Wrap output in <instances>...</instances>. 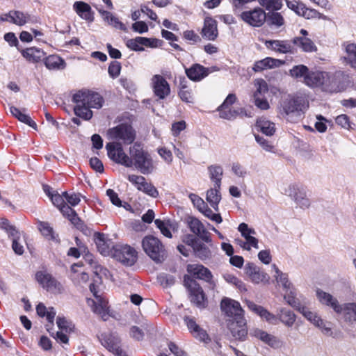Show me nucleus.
Returning <instances> with one entry per match:
<instances>
[{"instance_id": "nucleus-1", "label": "nucleus", "mask_w": 356, "mask_h": 356, "mask_svg": "<svg viewBox=\"0 0 356 356\" xmlns=\"http://www.w3.org/2000/svg\"><path fill=\"white\" fill-rule=\"evenodd\" d=\"M187 227L195 234H186L182 236V241L191 246L197 257L201 260L209 259L211 257V252L208 246L202 243L197 238L198 236L202 241L209 243L211 242V234L204 224H186Z\"/></svg>"}, {"instance_id": "nucleus-2", "label": "nucleus", "mask_w": 356, "mask_h": 356, "mask_svg": "<svg viewBox=\"0 0 356 356\" xmlns=\"http://www.w3.org/2000/svg\"><path fill=\"white\" fill-rule=\"evenodd\" d=\"M73 102L76 104L74 111L76 116L86 120L92 116L90 108H100L103 105V98L97 92L79 91L73 96Z\"/></svg>"}, {"instance_id": "nucleus-3", "label": "nucleus", "mask_w": 356, "mask_h": 356, "mask_svg": "<svg viewBox=\"0 0 356 356\" xmlns=\"http://www.w3.org/2000/svg\"><path fill=\"white\" fill-rule=\"evenodd\" d=\"M130 165L143 175H149L155 169V165L150 154L138 143L129 148Z\"/></svg>"}, {"instance_id": "nucleus-4", "label": "nucleus", "mask_w": 356, "mask_h": 356, "mask_svg": "<svg viewBox=\"0 0 356 356\" xmlns=\"http://www.w3.org/2000/svg\"><path fill=\"white\" fill-rule=\"evenodd\" d=\"M280 191L294 202L296 207L302 210L310 208L312 201L305 188L295 184H283L280 186Z\"/></svg>"}, {"instance_id": "nucleus-5", "label": "nucleus", "mask_w": 356, "mask_h": 356, "mask_svg": "<svg viewBox=\"0 0 356 356\" xmlns=\"http://www.w3.org/2000/svg\"><path fill=\"white\" fill-rule=\"evenodd\" d=\"M334 79L332 75L325 71L310 70L305 77L304 83L309 88H319L323 91L332 92Z\"/></svg>"}, {"instance_id": "nucleus-6", "label": "nucleus", "mask_w": 356, "mask_h": 356, "mask_svg": "<svg viewBox=\"0 0 356 356\" xmlns=\"http://www.w3.org/2000/svg\"><path fill=\"white\" fill-rule=\"evenodd\" d=\"M142 247L147 255L157 264L162 263L167 257L164 245L159 238L152 235L143 238Z\"/></svg>"}, {"instance_id": "nucleus-7", "label": "nucleus", "mask_w": 356, "mask_h": 356, "mask_svg": "<svg viewBox=\"0 0 356 356\" xmlns=\"http://www.w3.org/2000/svg\"><path fill=\"white\" fill-rule=\"evenodd\" d=\"M303 102V99L300 97L289 95L281 102L280 108V115L289 121L293 120V116H300V112L306 108Z\"/></svg>"}, {"instance_id": "nucleus-8", "label": "nucleus", "mask_w": 356, "mask_h": 356, "mask_svg": "<svg viewBox=\"0 0 356 356\" xmlns=\"http://www.w3.org/2000/svg\"><path fill=\"white\" fill-rule=\"evenodd\" d=\"M184 284L188 291L191 302L197 307L204 308L207 298L200 284L189 275L184 276Z\"/></svg>"}, {"instance_id": "nucleus-9", "label": "nucleus", "mask_w": 356, "mask_h": 356, "mask_svg": "<svg viewBox=\"0 0 356 356\" xmlns=\"http://www.w3.org/2000/svg\"><path fill=\"white\" fill-rule=\"evenodd\" d=\"M108 138L113 142L122 144H131L136 137L135 131L131 126L127 124H121L111 128L107 131Z\"/></svg>"}, {"instance_id": "nucleus-10", "label": "nucleus", "mask_w": 356, "mask_h": 356, "mask_svg": "<svg viewBox=\"0 0 356 356\" xmlns=\"http://www.w3.org/2000/svg\"><path fill=\"white\" fill-rule=\"evenodd\" d=\"M112 257L124 266H131L137 261L138 252L129 245L115 244L113 245Z\"/></svg>"}, {"instance_id": "nucleus-11", "label": "nucleus", "mask_w": 356, "mask_h": 356, "mask_svg": "<svg viewBox=\"0 0 356 356\" xmlns=\"http://www.w3.org/2000/svg\"><path fill=\"white\" fill-rule=\"evenodd\" d=\"M186 271L193 279H198L204 280L209 283L213 288L216 286V284L213 280V275L210 270L199 264H190L186 266Z\"/></svg>"}, {"instance_id": "nucleus-12", "label": "nucleus", "mask_w": 356, "mask_h": 356, "mask_svg": "<svg viewBox=\"0 0 356 356\" xmlns=\"http://www.w3.org/2000/svg\"><path fill=\"white\" fill-rule=\"evenodd\" d=\"M106 148L108 156L112 161L129 168L130 156H129L125 154L120 143L111 142L106 144Z\"/></svg>"}, {"instance_id": "nucleus-13", "label": "nucleus", "mask_w": 356, "mask_h": 356, "mask_svg": "<svg viewBox=\"0 0 356 356\" xmlns=\"http://www.w3.org/2000/svg\"><path fill=\"white\" fill-rule=\"evenodd\" d=\"M240 18L246 24L254 27L261 26L266 19L265 11L259 7L245 10L240 14Z\"/></svg>"}, {"instance_id": "nucleus-14", "label": "nucleus", "mask_w": 356, "mask_h": 356, "mask_svg": "<svg viewBox=\"0 0 356 356\" xmlns=\"http://www.w3.org/2000/svg\"><path fill=\"white\" fill-rule=\"evenodd\" d=\"M51 200L53 204L58 208L63 216H66L71 222H76L80 220L75 211L66 204L63 193L62 194H59L58 192L55 193L51 196Z\"/></svg>"}, {"instance_id": "nucleus-15", "label": "nucleus", "mask_w": 356, "mask_h": 356, "mask_svg": "<svg viewBox=\"0 0 356 356\" xmlns=\"http://www.w3.org/2000/svg\"><path fill=\"white\" fill-rule=\"evenodd\" d=\"M220 309L226 316L232 318V320L241 318L244 316V310L239 302L229 298L222 299Z\"/></svg>"}, {"instance_id": "nucleus-16", "label": "nucleus", "mask_w": 356, "mask_h": 356, "mask_svg": "<svg viewBox=\"0 0 356 356\" xmlns=\"http://www.w3.org/2000/svg\"><path fill=\"white\" fill-rule=\"evenodd\" d=\"M127 179L140 191L152 197L159 195L157 189L142 175H129Z\"/></svg>"}, {"instance_id": "nucleus-17", "label": "nucleus", "mask_w": 356, "mask_h": 356, "mask_svg": "<svg viewBox=\"0 0 356 356\" xmlns=\"http://www.w3.org/2000/svg\"><path fill=\"white\" fill-rule=\"evenodd\" d=\"M151 86L154 94L163 99L170 94V86L166 79L160 74H155L151 79Z\"/></svg>"}, {"instance_id": "nucleus-18", "label": "nucleus", "mask_w": 356, "mask_h": 356, "mask_svg": "<svg viewBox=\"0 0 356 356\" xmlns=\"http://www.w3.org/2000/svg\"><path fill=\"white\" fill-rule=\"evenodd\" d=\"M232 337L239 341H245L248 336V327L245 317L231 320L227 325Z\"/></svg>"}, {"instance_id": "nucleus-19", "label": "nucleus", "mask_w": 356, "mask_h": 356, "mask_svg": "<svg viewBox=\"0 0 356 356\" xmlns=\"http://www.w3.org/2000/svg\"><path fill=\"white\" fill-rule=\"evenodd\" d=\"M268 49L280 54H293L296 48L292 40H262Z\"/></svg>"}, {"instance_id": "nucleus-20", "label": "nucleus", "mask_w": 356, "mask_h": 356, "mask_svg": "<svg viewBox=\"0 0 356 356\" xmlns=\"http://www.w3.org/2000/svg\"><path fill=\"white\" fill-rule=\"evenodd\" d=\"M0 229L5 230L8 237L13 241L12 248L13 251L19 255L24 253V248L19 243L21 238V233L10 224H0Z\"/></svg>"}, {"instance_id": "nucleus-21", "label": "nucleus", "mask_w": 356, "mask_h": 356, "mask_svg": "<svg viewBox=\"0 0 356 356\" xmlns=\"http://www.w3.org/2000/svg\"><path fill=\"white\" fill-rule=\"evenodd\" d=\"M184 323L187 325V327L189 330L191 334L196 339L204 343H209L211 341V339L207 331L202 329L198 324H197L193 318L186 316L184 318Z\"/></svg>"}, {"instance_id": "nucleus-22", "label": "nucleus", "mask_w": 356, "mask_h": 356, "mask_svg": "<svg viewBox=\"0 0 356 356\" xmlns=\"http://www.w3.org/2000/svg\"><path fill=\"white\" fill-rule=\"evenodd\" d=\"M245 272L250 280L255 284L266 283L269 281V275L260 270V268L254 263H248L245 267Z\"/></svg>"}, {"instance_id": "nucleus-23", "label": "nucleus", "mask_w": 356, "mask_h": 356, "mask_svg": "<svg viewBox=\"0 0 356 356\" xmlns=\"http://www.w3.org/2000/svg\"><path fill=\"white\" fill-rule=\"evenodd\" d=\"M159 40L145 37H136L127 41V47L136 51H143V47L154 48L158 46Z\"/></svg>"}, {"instance_id": "nucleus-24", "label": "nucleus", "mask_w": 356, "mask_h": 356, "mask_svg": "<svg viewBox=\"0 0 356 356\" xmlns=\"http://www.w3.org/2000/svg\"><path fill=\"white\" fill-rule=\"evenodd\" d=\"M95 301L92 299H88L87 302L92 307V311L100 316L104 321H106L108 317V301L103 297L97 298Z\"/></svg>"}, {"instance_id": "nucleus-25", "label": "nucleus", "mask_w": 356, "mask_h": 356, "mask_svg": "<svg viewBox=\"0 0 356 356\" xmlns=\"http://www.w3.org/2000/svg\"><path fill=\"white\" fill-rule=\"evenodd\" d=\"M185 72L191 80L200 81L209 75L210 70L209 68L196 63L192 65L189 68H186Z\"/></svg>"}, {"instance_id": "nucleus-26", "label": "nucleus", "mask_w": 356, "mask_h": 356, "mask_svg": "<svg viewBox=\"0 0 356 356\" xmlns=\"http://www.w3.org/2000/svg\"><path fill=\"white\" fill-rule=\"evenodd\" d=\"M316 296L319 301L327 306L332 307L335 312L340 314L342 312V306L339 304L338 300L331 294L321 289L316 291Z\"/></svg>"}, {"instance_id": "nucleus-27", "label": "nucleus", "mask_w": 356, "mask_h": 356, "mask_svg": "<svg viewBox=\"0 0 356 356\" xmlns=\"http://www.w3.org/2000/svg\"><path fill=\"white\" fill-rule=\"evenodd\" d=\"M284 62L280 59L266 57L262 60L255 62L253 70L255 72H261L265 70L276 68L282 66Z\"/></svg>"}, {"instance_id": "nucleus-28", "label": "nucleus", "mask_w": 356, "mask_h": 356, "mask_svg": "<svg viewBox=\"0 0 356 356\" xmlns=\"http://www.w3.org/2000/svg\"><path fill=\"white\" fill-rule=\"evenodd\" d=\"M203 37L209 40H214L218 37V31L216 21L211 17H206L202 31Z\"/></svg>"}, {"instance_id": "nucleus-29", "label": "nucleus", "mask_w": 356, "mask_h": 356, "mask_svg": "<svg viewBox=\"0 0 356 356\" xmlns=\"http://www.w3.org/2000/svg\"><path fill=\"white\" fill-rule=\"evenodd\" d=\"M246 305L250 311L259 316L262 319L270 323L277 320L275 315L268 312L264 307L258 305L250 300H246Z\"/></svg>"}, {"instance_id": "nucleus-30", "label": "nucleus", "mask_w": 356, "mask_h": 356, "mask_svg": "<svg viewBox=\"0 0 356 356\" xmlns=\"http://www.w3.org/2000/svg\"><path fill=\"white\" fill-rule=\"evenodd\" d=\"M292 44L300 48L302 51L307 53L316 52L317 47L314 42L308 37L297 36L293 38Z\"/></svg>"}, {"instance_id": "nucleus-31", "label": "nucleus", "mask_w": 356, "mask_h": 356, "mask_svg": "<svg viewBox=\"0 0 356 356\" xmlns=\"http://www.w3.org/2000/svg\"><path fill=\"white\" fill-rule=\"evenodd\" d=\"M35 279L42 286L47 290L56 289L57 280L49 273L44 271H38L35 273Z\"/></svg>"}, {"instance_id": "nucleus-32", "label": "nucleus", "mask_w": 356, "mask_h": 356, "mask_svg": "<svg viewBox=\"0 0 356 356\" xmlns=\"http://www.w3.org/2000/svg\"><path fill=\"white\" fill-rule=\"evenodd\" d=\"M22 56L29 63L40 62L44 56L45 53L40 49L32 47L19 50Z\"/></svg>"}, {"instance_id": "nucleus-33", "label": "nucleus", "mask_w": 356, "mask_h": 356, "mask_svg": "<svg viewBox=\"0 0 356 356\" xmlns=\"http://www.w3.org/2000/svg\"><path fill=\"white\" fill-rule=\"evenodd\" d=\"M178 95L186 103H194L193 89L188 86V81L185 78H181L179 80Z\"/></svg>"}, {"instance_id": "nucleus-34", "label": "nucleus", "mask_w": 356, "mask_h": 356, "mask_svg": "<svg viewBox=\"0 0 356 356\" xmlns=\"http://www.w3.org/2000/svg\"><path fill=\"white\" fill-rule=\"evenodd\" d=\"M98 13L101 15L104 21L107 22L109 25L113 26L115 29L126 31V26L121 22L113 13L103 10L102 8L95 7Z\"/></svg>"}, {"instance_id": "nucleus-35", "label": "nucleus", "mask_w": 356, "mask_h": 356, "mask_svg": "<svg viewBox=\"0 0 356 356\" xmlns=\"http://www.w3.org/2000/svg\"><path fill=\"white\" fill-rule=\"evenodd\" d=\"M303 315L314 325L321 329L322 332L326 335H331L332 331L330 327H326L325 323L323 319L318 316L309 311H305V307H302Z\"/></svg>"}, {"instance_id": "nucleus-36", "label": "nucleus", "mask_w": 356, "mask_h": 356, "mask_svg": "<svg viewBox=\"0 0 356 356\" xmlns=\"http://www.w3.org/2000/svg\"><path fill=\"white\" fill-rule=\"evenodd\" d=\"M345 51L344 60L346 64L356 70V44L346 42L343 44Z\"/></svg>"}, {"instance_id": "nucleus-37", "label": "nucleus", "mask_w": 356, "mask_h": 356, "mask_svg": "<svg viewBox=\"0 0 356 356\" xmlns=\"http://www.w3.org/2000/svg\"><path fill=\"white\" fill-rule=\"evenodd\" d=\"M101 343L108 351L115 355L121 348L120 346V339L113 334H106L102 336Z\"/></svg>"}, {"instance_id": "nucleus-38", "label": "nucleus", "mask_w": 356, "mask_h": 356, "mask_svg": "<svg viewBox=\"0 0 356 356\" xmlns=\"http://www.w3.org/2000/svg\"><path fill=\"white\" fill-rule=\"evenodd\" d=\"M45 67L49 70H61L66 67L65 61L58 55H49L44 60Z\"/></svg>"}, {"instance_id": "nucleus-39", "label": "nucleus", "mask_w": 356, "mask_h": 356, "mask_svg": "<svg viewBox=\"0 0 356 356\" xmlns=\"http://www.w3.org/2000/svg\"><path fill=\"white\" fill-rule=\"evenodd\" d=\"M73 8L83 19L90 22L93 20L91 8L88 3L83 1H76L73 4Z\"/></svg>"}, {"instance_id": "nucleus-40", "label": "nucleus", "mask_w": 356, "mask_h": 356, "mask_svg": "<svg viewBox=\"0 0 356 356\" xmlns=\"http://www.w3.org/2000/svg\"><path fill=\"white\" fill-rule=\"evenodd\" d=\"M209 177L213 186L220 188L223 175L222 167L220 165H211L208 167Z\"/></svg>"}, {"instance_id": "nucleus-41", "label": "nucleus", "mask_w": 356, "mask_h": 356, "mask_svg": "<svg viewBox=\"0 0 356 356\" xmlns=\"http://www.w3.org/2000/svg\"><path fill=\"white\" fill-rule=\"evenodd\" d=\"M159 229L161 234L168 238H172L173 236L175 237L180 236L182 238L183 231L181 234L179 232V224H156Z\"/></svg>"}, {"instance_id": "nucleus-42", "label": "nucleus", "mask_w": 356, "mask_h": 356, "mask_svg": "<svg viewBox=\"0 0 356 356\" xmlns=\"http://www.w3.org/2000/svg\"><path fill=\"white\" fill-rule=\"evenodd\" d=\"M36 312L39 316L46 317L47 322L50 323L51 326H54V321L56 314L54 307H51L47 309L43 303L40 302L36 306Z\"/></svg>"}, {"instance_id": "nucleus-43", "label": "nucleus", "mask_w": 356, "mask_h": 356, "mask_svg": "<svg viewBox=\"0 0 356 356\" xmlns=\"http://www.w3.org/2000/svg\"><path fill=\"white\" fill-rule=\"evenodd\" d=\"M98 236L95 239V243L97 248L101 254L104 256H111L113 255V245L111 246V243L105 241L104 235L99 233L97 234Z\"/></svg>"}, {"instance_id": "nucleus-44", "label": "nucleus", "mask_w": 356, "mask_h": 356, "mask_svg": "<svg viewBox=\"0 0 356 356\" xmlns=\"http://www.w3.org/2000/svg\"><path fill=\"white\" fill-rule=\"evenodd\" d=\"M238 229L245 238L248 243L254 248H257L258 240L252 236V234H256L254 229L248 227V224H239Z\"/></svg>"}, {"instance_id": "nucleus-45", "label": "nucleus", "mask_w": 356, "mask_h": 356, "mask_svg": "<svg viewBox=\"0 0 356 356\" xmlns=\"http://www.w3.org/2000/svg\"><path fill=\"white\" fill-rule=\"evenodd\" d=\"M257 127L261 132L266 136H273L276 130L275 123L264 118L257 121Z\"/></svg>"}, {"instance_id": "nucleus-46", "label": "nucleus", "mask_w": 356, "mask_h": 356, "mask_svg": "<svg viewBox=\"0 0 356 356\" xmlns=\"http://www.w3.org/2000/svg\"><path fill=\"white\" fill-rule=\"evenodd\" d=\"M254 335L273 348H277L280 346V341L277 337L269 334L265 331L255 330Z\"/></svg>"}, {"instance_id": "nucleus-47", "label": "nucleus", "mask_w": 356, "mask_h": 356, "mask_svg": "<svg viewBox=\"0 0 356 356\" xmlns=\"http://www.w3.org/2000/svg\"><path fill=\"white\" fill-rule=\"evenodd\" d=\"M220 189V188L213 186V188H211L207 191L206 200L215 209H216L221 200Z\"/></svg>"}, {"instance_id": "nucleus-48", "label": "nucleus", "mask_w": 356, "mask_h": 356, "mask_svg": "<svg viewBox=\"0 0 356 356\" xmlns=\"http://www.w3.org/2000/svg\"><path fill=\"white\" fill-rule=\"evenodd\" d=\"M10 112L11 114L17 118L20 122H24L29 126L33 127V129H36V124L31 120V117L26 113L22 112L19 108L15 106L10 107Z\"/></svg>"}, {"instance_id": "nucleus-49", "label": "nucleus", "mask_w": 356, "mask_h": 356, "mask_svg": "<svg viewBox=\"0 0 356 356\" xmlns=\"http://www.w3.org/2000/svg\"><path fill=\"white\" fill-rule=\"evenodd\" d=\"M38 229L47 240L59 242L58 234L55 233L49 224H39Z\"/></svg>"}, {"instance_id": "nucleus-50", "label": "nucleus", "mask_w": 356, "mask_h": 356, "mask_svg": "<svg viewBox=\"0 0 356 356\" xmlns=\"http://www.w3.org/2000/svg\"><path fill=\"white\" fill-rule=\"evenodd\" d=\"M10 22L18 26H23L30 20L28 15L17 10L10 11Z\"/></svg>"}, {"instance_id": "nucleus-51", "label": "nucleus", "mask_w": 356, "mask_h": 356, "mask_svg": "<svg viewBox=\"0 0 356 356\" xmlns=\"http://www.w3.org/2000/svg\"><path fill=\"white\" fill-rule=\"evenodd\" d=\"M277 316H279V319L289 327L292 326L296 321L295 314L292 311L285 308L281 309Z\"/></svg>"}, {"instance_id": "nucleus-52", "label": "nucleus", "mask_w": 356, "mask_h": 356, "mask_svg": "<svg viewBox=\"0 0 356 356\" xmlns=\"http://www.w3.org/2000/svg\"><path fill=\"white\" fill-rule=\"evenodd\" d=\"M309 70L304 65H298L293 66L290 70V75L295 79H302V82L305 79V77L309 74Z\"/></svg>"}, {"instance_id": "nucleus-53", "label": "nucleus", "mask_w": 356, "mask_h": 356, "mask_svg": "<svg viewBox=\"0 0 356 356\" xmlns=\"http://www.w3.org/2000/svg\"><path fill=\"white\" fill-rule=\"evenodd\" d=\"M256 90L253 97H264L268 92L269 88L266 81L262 79H257L254 81Z\"/></svg>"}, {"instance_id": "nucleus-54", "label": "nucleus", "mask_w": 356, "mask_h": 356, "mask_svg": "<svg viewBox=\"0 0 356 356\" xmlns=\"http://www.w3.org/2000/svg\"><path fill=\"white\" fill-rule=\"evenodd\" d=\"M344 314V319L347 322L356 321V303H346L342 307Z\"/></svg>"}, {"instance_id": "nucleus-55", "label": "nucleus", "mask_w": 356, "mask_h": 356, "mask_svg": "<svg viewBox=\"0 0 356 356\" xmlns=\"http://www.w3.org/2000/svg\"><path fill=\"white\" fill-rule=\"evenodd\" d=\"M302 17H304L306 19H314V18H318L321 19L323 20H327L328 18L325 15L319 13L318 10L312 8H309L306 7L305 5L304 8L302 9V13H300V15Z\"/></svg>"}, {"instance_id": "nucleus-56", "label": "nucleus", "mask_w": 356, "mask_h": 356, "mask_svg": "<svg viewBox=\"0 0 356 356\" xmlns=\"http://www.w3.org/2000/svg\"><path fill=\"white\" fill-rule=\"evenodd\" d=\"M273 267L274 268L276 273V275L275 276L276 281L278 283L280 282L284 289L287 291L291 289V284L289 281L288 275L280 270L275 264H274Z\"/></svg>"}, {"instance_id": "nucleus-57", "label": "nucleus", "mask_w": 356, "mask_h": 356, "mask_svg": "<svg viewBox=\"0 0 356 356\" xmlns=\"http://www.w3.org/2000/svg\"><path fill=\"white\" fill-rule=\"evenodd\" d=\"M223 278L227 282L234 285L240 291H247L244 282L235 275L230 273H225L223 275Z\"/></svg>"}, {"instance_id": "nucleus-58", "label": "nucleus", "mask_w": 356, "mask_h": 356, "mask_svg": "<svg viewBox=\"0 0 356 356\" xmlns=\"http://www.w3.org/2000/svg\"><path fill=\"white\" fill-rule=\"evenodd\" d=\"M231 171L236 177L242 179H244L248 175L246 168L238 162L232 164Z\"/></svg>"}, {"instance_id": "nucleus-59", "label": "nucleus", "mask_w": 356, "mask_h": 356, "mask_svg": "<svg viewBox=\"0 0 356 356\" xmlns=\"http://www.w3.org/2000/svg\"><path fill=\"white\" fill-rule=\"evenodd\" d=\"M258 1L267 10H279L283 6V0H258Z\"/></svg>"}, {"instance_id": "nucleus-60", "label": "nucleus", "mask_w": 356, "mask_h": 356, "mask_svg": "<svg viewBox=\"0 0 356 356\" xmlns=\"http://www.w3.org/2000/svg\"><path fill=\"white\" fill-rule=\"evenodd\" d=\"M56 324L60 331L65 332H71L74 328V325L69 322L64 316H58L56 318Z\"/></svg>"}, {"instance_id": "nucleus-61", "label": "nucleus", "mask_w": 356, "mask_h": 356, "mask_svg": "<svg viewBox=\"0 0 356 356\" xmlns=\"http://www.w3.org/2000/svg\"><path fill=\"white\" fill-rule=\"evenodd\" d=\"M220 114V117L227 120H232L236 118L240 113L238 111L232 110L230 107L228 108H222V106H219L218 108Z\"/></svg>"}, {"instance_id": "nucleus-62", "label": "nucleus", "mask_w": 356, "mask_h": 356, "mask_svg": "<svg viewBox=\"0 0 356 356\" xmlns=\"http://www.w3.org/2000/svg\"><path fill=\"white\" fill-rule=\"evenodd\" d=\"M157 152L163 160L168 164H171L173 161L172 152L165 147L158 148Z\"/></svg>"}, {"instance_id": "nucleus-63", "label": "nucleus", "mask_w": 356, "mask_h": 356, "mask_svg": "<svg viewBox=\"0 0 356 356\" xmlns=\"http://www.w3.org/2000/svg\"><path fill=\"white\" fill-rule=\"evenodd\" d=\"M188 197L193 206L196 207L200 212L207 205L203 199L196 194L191 193Z\"/></svg>"}, {"instance_id": "nucleus-64", "label": "nucleus", "mask_w": 356, "mask_h": 356, "mask_svg": "<svg viewBox=\"0 0 356 356\" xmlns=\"http://www.w3.org/2000/svg\"><path fill=\"white\" fill-rule=\"evenodd\" d=\"M121 68V64L119 62H111L108 69L110 76L113 79L117 78L120 74Z\"/></svg>"}]
</instances>
